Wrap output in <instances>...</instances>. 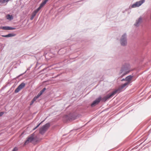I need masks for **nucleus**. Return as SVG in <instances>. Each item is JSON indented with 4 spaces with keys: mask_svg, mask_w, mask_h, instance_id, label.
Masks as SVG:
<instances>
[{
    "mask_svg": "<svg viewBox=\"0 0 151 151\" xmlns=\"http://www.w3.org/2000/svg\"><path fill=\"white\" fill-rule=\"evenodd\" d=\"M129 84V83H128V82H127L125 83L124 84L122 85L120 87H119L118 89L115 90L111 94H108L106 96H105L103 99V101H105L107 99H109L110 97L113 96L116 93H119L122 91V89L124 88L126 86L128 85Z\"/></svg>",
    "mask_w": 151,
    "mask_h": 151,
    "instance_id": "nucleus-1",
    "label": "nucleus"
},
{
    "mask_svg": "<svg viewBox=\"0 0 151 151\" xmlns=\"http://www.w3.org/2000/svg\"><path fill=\"white\" fill-rule=\"evenodd\" d=\"M130 66L129 64H127L126 66L123 67L120 71V73H123L121 77H122L124 75L128 73L130 71Z\"/></svg>",
    "mask_w": 151,
    "mask_h": 151,
    "instance_id": "nucleus-2",
    "label": "nucleus"
},
{
    "mask_svg": "<svg viewBox=\"0 0 151 151\" xmlns=\"http://www.w3.org/2000/svg\"><path fill=\"white\" fill-rule=\"evenodd\" d=\"M50 125L49 123H47L41 127L40 130V133L42 134H44L50 127Z\"/></svg>",
    "mask_w": 151,
    "mask_h": 151,
    "instance_id": "nucleus-3",
    "label": "nucleus"
},
{
    "mask_svg": "<svg viewBox=\"0 0 151 151\" xmlns=\"http://www.w3.org/2000/svg\"><path fill=\"white\" fill-rule=\"evenodd\" d=\"M120 42L121 45L122 46H125L127 44V40L126 38V35H123L120 40Z\"/></svg>",
    "mask_w": 151,
    "mask_h": 151,
    "instance_id": "nucleus-4",
    "label": "nucleus"
},
{
    "mask_svg": "<svg viewBox=\"0 0 151 151\" xmlns=\"http://www.w3.org/2000/svg\"><path fill=\"white\" fill-rule=\"evenodd\" d=\"M144 142H142L140 144L137 145L135 147H133L132 149V150H133L135 149H137L139 147H140V148H142L143 147H144L145 146V147L143 149H144L146 147H149L148 145V143L146 144H145V143H144Z\"/></svg>",
    "mask_w": 151,
    "mask_h": 151,
    "instance_id": "nucleus-5",
    "label": "nucleus"
},
{
    "mask_svg": "<svg viewBox=\"0 0 151 151\" xmlns=\"http://www.w3.org/2000/svg\"><path fill=\"white\" fill-rule=\"evenodd\" d=\"M145 1V0H141L139 1H137L132 6V7L135 8L139 7Z\"/></svg>",
    "mask_w": 151,
    "mask_h": 151,
    "instance_id": "nucleus-6",
    "label": "nucleus"
},
{
    "mask_svg": "<svg viewBox=\"0 0 151 151\" xmlns=\"http://www.w3.org/2000/svg\"><path fill=\"white\" fill-rule=\"evenodd\" d=\"M25 84L24 83H22L14 91L15 93H17L21 89L23 88L25 86Z\"/></svg>",
    "mask_w": 151,
    "mask_h": 151,
    "instance_id": "nucleus-7",
    "label": "nucleus"
},
{
    "mask_svg": "<svg viewBox=\"0 0 151 151\" xmlns=\"http://www.w3.org/2000/svg\"><path fill=\"white\" fill-rule=\"evenodd\" d=\"M34 136V134H31L28 137L27 140L25 142H31L33 141L35 138Z\"/></svg>",
    "mask_w": 151,
    "mask_h": 151,
    "instance_id": "nucleus-8",
    "label": "nucleus"
},
{
    "mask_svg": "<svg viewBox=\"0 0 151 151\" xmlns=\"http://www.w3.org/2000/svg\"><path fill=\"white\" fill-rule=\"evenodd\" d=\"M0 29L4 30H11L15 29V28L12 27L8 26L1 27H0Z\"/></svg>",
    "mask_w": 151,
    "mask_h": 151,
    "instance_id": "nucleus-9",
    "label": "nucleus"
},
{
    "mask_svg": "<svg viewBox=\"0 0 151 151\" xmlns=\"http://www.w3.org/2000/svg\"><path fill=\"white\" fill-rule=\"evenodd\" d=\"M101 98L99 97L98 99H96L94 101L93 103L91 104V106H93L96 104H98L100 101L101 100Z\"/></svg>",
    "mask_w": 151,
    "mask_h": 151,
    "instance_id": "nucleus-10",
    "label": "nucleus"
},
{
    "mask_svg": "<svg viewBox=\"0 0 151 151\" xmlns=\"http://www.w3.org/2000/svg\"><path fill=\"white\" fill-rule=\"evenodd\" d=\"M132 76H129L126 77V81H127V82L130 83L131 82V81L132 79Z\"/></svg>",
    "mask_w": 151,
    "mask_h": 151,
    "instance_id": "nucleus-11",
    "label": "nucleus"
},
{
    "mask_svg": "<svg viewBox=\"0 0 151 151\" xmlns=\"http://www.w3.org/2000/svg\"><path fill=\"white\" fill-rule=\"evenodd\" d=\"M142 19L141 17L139 18L138 20L136 21V22L134 24L136 26H138L142 21Z\"/></svg>",
    "mask_w": 151,
    "mask_h": 151,
    "instance_id": "nucleus-12",
    "label": "nucleus"
},
{
    "mask_svg": "<svg viewBox=\"0 0 151 151\" xmlns=\"http://www.w3.org/2000/svg\"><path fill=\"white\" fill-rule=\"evenodd\" d=\"M142 19L141 17L139 18L138 20L136 21V22L134 24L136 26H138L142 21Z\"/></svg>",
    "mask_w": 151,
    "mask_h": 151,
    "instance_id": "nucleus-13",
    "label": "nucleus"
},
{
    "mask_svg": "<svg viewBox=\"0 0 151 151\" xmlns=\"http://www.w3.org/2000/svg\"><path fill=\"white\" fill-rule=\"evenodd\" d=\"M49 0H45L44 1H42V2L40 4V6H39V7L41 9L42 7L46 3L47 1Z\"/></svg>",
    "mask_w": 151,
    "mask_h": 151,
    "instance_id": "nucleus-14",
    "label": "nucleus"
},
{
    "mask_svg": "<svg viewBox=\"0 0 151 151\" xmlns=\"http://www.w3.org/2000/svg\"><path fill=\"white\" fill-rule=\"evenodd\" d=\"M6 18L7 19L9 20H11L13 19V16L12 15H10L9 14H8L6 15Z\"/></svg>",
    "mask_w": 151,
    "mask_h": 151,
    "instance_id": "nucleus-15",
    "label": "nucleus"
},
{
    "mask_svg": "<svg viewBox=\"0 0 151 151\" xmlns=\"http://www.w3.org/2000/svg\"><path fill=\"white\" fill-rule=\"evenodd\" d=\"M15 35L13 34H9L7 35H2L1 36L4 37H11L14 36H15Z\"/></svg>",
    "mask_w": 151,
    "mask_h": 151,
    "instance_id": "nucleus-16",
    "label": "nucleus"
},
{
    "mask_svg": "<svg viewBox=\"0 0 151 151\" xmlns=\"http://www.w3.org/2000/svg\"><path fill=\"white\" fill-rule=\"evenodd\" d=\"M37 99V98L36 96H35L32 100L30 105H31L32 104L34 103V101H35Z\"/></svg>",
    "mask_w": 151,
    "mask_h": 151,
    "instance_id": "nucleus-17",
    "label": "nucleus"
},
{
    "mask_svg": "<svg viewBox=\"0 0 151 151\" xmlns=\"http://www.w3.org/2000/svg\"><path fill=\"white\" fill-rule=\"evenodd\" d=\"M19 149L17 147H14L12 149V151H18Z\"/></svg>",
    "mask_w": 151,
    "mask_h": 151,
    "instance_id": "nucleus-18",
    "label": "nucleus"
},
{
    "mask_svg": "<svg viewBox=\"0 0 151 151\" xmlns=\"http://www.w3.org/2000/svg\"><path fill=\"white\" fill-rule=\"evenodd\" d=\"M24 142V146H25L26 145L28 144L29 143H30V142ZM32 142L33 143V144L35 145L38 142Z\"/></svg>",
    "mask_w": 151,
    "mask_h": 151,
    "instance_id": "nucleus-19",
    "label": "nucleus"
},
{
    "mask_svg": "<svg viewBox=\"0 0 151 151\" xmlns=\"http://www.w3.org/2000/svg\"><path fill=\"white\" fill-rule=\"evenodd\" d=\"M45 90H46L45 88H43V89L42 90H41L39 93L40 95H41L42 94V93L44 92V91Z\"/></svg>",
    "mask_w": 151,
    "mask_h": 151,
    "instance_id": "nucleus-20",
    "label": "nucleus"
},
{
    "mask_svg": "<svg viewBox=\"0 0 151 151\" xmlns=\"http://www.w3.org/2000/svg\"><path fill=\"white\" fill-rule=\"evenodd\" d=\"M43 122V121H42L35 128H34L33 129V130H35L37 128H38L39 126L40 125V124Z\"/></svg>",
    "mask_w": 151,
    "mask_h": 151,
    "instance_id": "nucleus-21",
    "label": "nucleus"
},
{
    "mask_svg": "<svg viewBox=\"0 0 151 151\" xmlns=\"http://www.w3.org/2000/svg\"><path fill=\"white\" fill-rule=\"evenodd\" d=\"M35 15H36L35 14H33V13L32 15V17L30 18V19L31 20H32Z\"/></svg>",
    "mask_w": 151,
    "mask_h": 151,
    "instance_id": "nucleus-22",
    "label": "nucleus"
},
{
    "mask_svg": "<svg viewBox=\"0 0 151 151\" xmlns=\"http://www.w3.org/2000/svg\"><path fill=\"white\" fill-rule=\"evenodd\" d=\"M40 9H41L39 7L37 9L35 10L37 12L39 11V10H40Z\"/></svg>",
    "mask_w": 151,
    "mask_h": 151,
    "instance_id": "nucleus-23",
    "label": "nucleus"
},
{
    "mask_svg": "<svg viewBox=\"0 0 151 151\" xmlns=\"http://www.w3.org/2000/svg\"><path fill=\"white\" fill-rule=\"evenodd\" d=\"M4 113L3 112H0V116H1L4 114Z\"/></svg>",
    "mask_w": 151,
    "mask_h": 151,
    "instance_id": "nucleus-24",
    "label": "nucleus"
},
{
    "mask_svg": "<svg viewBox=\"0 0 151 151\" xmlns=\"http://www.w3.org/2000/svg\"><path fill=\"white\" fill-rule=\"evenodd\" d=\"M41 95H40V93H39L37 96H36L37 99Z\"/></svg>",
    "mask_w": 151,
    "mask_h": 151,
    "instance_id": "nucleus-25",
    "label": "nucleus"
},
{
    "mask_svg": "<svg viewBox=\"0 0 151 151\" xmlns=\"http://www.w3.org/2000/svg\"><path fill=\"white\" fill-rule=\"evenodd\" d=\"M33 13V14H35L36 15L37 12L35 10V11Z\"/></svg>",
    "mask_w": 151,
    "mask_h": 151,
    "instance_id": "nucleus-26",
    "label": "nucleus"
},
{
    "mask_svg": "<svg viewBox=\"0 0 151 151\" xmlns=\"http://www.w3.org/2000/svg\"><path fill=\"white\" fill-rule=\"evenodd\" d=\"M125 80H126L125 79L123 78V79H122L121 80V81H125Z\"/></svg>",
    "mask_w": 151,
    "mask_h": 151,
    "instance_id": "nucleus-27",
    "label": "nucleus"
}]
</instances>
